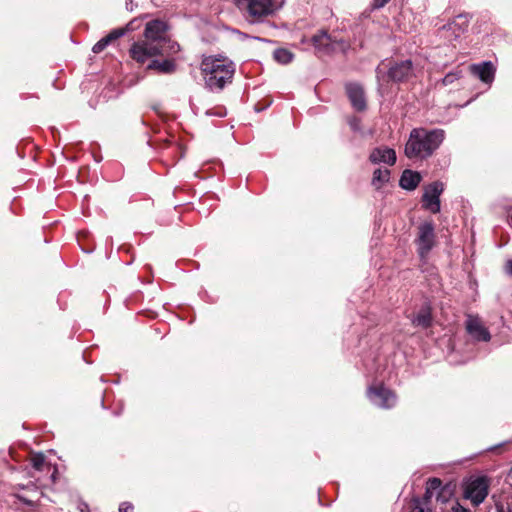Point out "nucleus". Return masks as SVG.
I'll return each instance as SVG.
<instances>
[{"mask_svg": "<svg viewBox=\"0 0 512 512\" xmlns=\"http://www.w3.org/2000/svg\"><path fill=\"white\" fill-rule=\"evenodd\" d=\"M144 40L134 43L130 49L131 57L139 63H144L154 56L170 57L178 53L180 47L167 36V25L160 20L146 24Z\"/></svg>", "mask_w": 512, "mask_h": 512, "instance_id": "obj_1", "label": "nucleus"}, {"mask_svg": "<svg viewBox=\"0 0 512 512\" xmlns=\"http://www.w3.org/2000/svg\"><path fill=\"white\" fill-rule=\"evenodd\" d=\"M444 138L445 132L442 129L414 128L405 145V155L408 158H428L439 148Z\"/></svg>", "mask_w": 512, "mask_h": 512, "instance_id": "obj_2", "label": "nucleus"}, {"mask_svg": "<svg viewBox=\"0 0 512 512\" xmlns=\"http://www.w3.org/2000/svg\"><path fill=\"white\" fill-rule=\"evenodd\" d=\"M201 70L207 86L211 89H222L231 82L235 66L227 57L208 56L201 63Z\"/></svg>", "mask_w": 512, "mask_h": 512, "instance_id": "obj_3", "label": "nucleus"}, {"mask_svg": "<svg viewBox=\"0 0 512 512\" xmlns=\"http://www.w3.org/2000/svg\"><path fill=\"white\" fill-rule=\"evenodd\" d=\"M241 10H246L253 18L268 16L279 9L282 3L278 0H235Z\"/></svg>", "mask_w": 512, "mask_h": 512, "instance_id": "obj_4", "label": "nucleus"}, {"mask_svg": "<svg viewBox=\"0 0 512 512\" xmlns=\"http://www.w3.org/2000/svg\"><path fill=\"white\" fill-rule=\"evenodd\" d=\"M489 484L486 478L479 477L471 480L465 488V498L474 506L481 504L488 495Z\"/></svg>", "mask_w": 512, "mask_h": 512, "instance_id": "obj_5", "label": "nucleus"}, {"mask_svg": "<svg viewBox=\"0 0 512 512\" xmlns=\"http://www.w3.org/2000/svg\"><path fill=\"white\" fill-rule=\"evenodd\" d=\"M440 484L441 480L438 478L429 479L423 499H414L410 505V512H431L433 508V493L439 488Z\"/></svg>", "mask_w": 512, "mask_h": 512, "instance_id": "obj_6", "label": "nucleus"}, {"mask_svg": "<svg viewBox=\"0 0 512 512\" xmlns=\"http://www.w3.org/2000/svg\"><path fill=\"white\" fill-rule=\"evenodd\" d=\"M418 229V251L421 257H425L435 244L434 227L432 223L425 222L421 224Z\"/></svg>", "mask_w": 512, "mask_h": 512, "instance_id": "obj_7", "label": "nucleus"}, {"mask_svg": "<svg viewBox=\"0 0 512 512\" xmlns=\"http://www.w3.org/2000/svg\"><path fill=\"white\" fill-rule=\"evenodd\" d=\"M443 191V184L441 182H434L425 188L423 194V206L432 213L440 211L439 196Z\"/></svg>", "mask_w": 512, "mask_h": 512, "instance_id": "obj_8", "label": "nucleus"}, {"mask_svg": "<svg viewBox=\"0 0 512 512\" xmlns=\"http://www.w3.org/2000/svg\"><path fill=\"white\" fill-rule=\"evenodd\" d=\"M368 397L373 404L381 408H390L396 402L394 393L383 386L370 387L368 389Z\"/></svg>", "mask_w": 512, "mask_h": 512, "instance_id": "obj_9", "label": "nucleus"}, {"mask_svg": "<svg viewBox=\"0 0 512 512\" xmlns=\"http://www.w3.org/2000/svg\"><path fill=\"white\" fill-rule=\"evenodd\" d=\"M466 329L468 333L478 341L490 340L489 331L483 326L481 320L476 316H468L466 320Z\"/></svg>", "mask_w": 512, "mask_h": 512, "instance_id": "obj_10", "label": "nucleus"}, {"mask_svg": "<svg viewBox=\"0 0 512 512\" xmlns=\"http://www.w3.org/2000/svg\"><path fill=\"white\" fill-rule=\"evenodd\" d=\"M369 161L372 164L383 163L392 166L396 162V153L388 147H377L371 151Z\"/></svg>", "mask_w": 512, "mask_h": 512, "instance_id": "obj_11", "label": "nucleus"}, {"mask_svg": "<svg viewBox=\"0 0 512 512\" xmlns=\"http://www.w3.org/2000/svg\"><path fill=\"white\" fill-rule=\"evenodd\" d=\"M346 92L352 106L356 110L362 111L366 108L365 94L361 85L349 83L346 85Z\"/></svg>", "mask_w": 512, "mask_h": 512, "instance_id": "obj_12", "label": "nucleus"}, {"mask_svg": "<svg viewBox=\"0 0 512 512\" xmlns=\"http://www.w3.org/2000/svg\"><path fill=\"white\" fill-rule=\"evenodd\" d=\"M412 63L409 60L396 63L389 69V76L394 81L407 80L412 75Z\"/></svg>", "mask_w": 512, "mask_h": 512, "instance_id": "obj_13", "label": "nucleus"}, {"mask_svg": "<svg viewBox=\"0 0 512 512\" xmlns=\"http://www.w3.org/2000/svg\"><path fill=\"white\" fill-rule=\"evenodd\" d=\"M470 70L485 83H491L494 79L495 68L491 62L471 65Z\"/></svg>", "mask_w": 512, "mask_h": 512, "instance_id": "obj_14", "label": "nucleus"}, {"mask_svg": "<svg viewBox=\"0 0 512 512\" xmlns=\"http://www.w3.org/2000/svg\"><path fill=\"white\" fill-rule=\"evenodd\" d=\"M313 45L316 49L319 51H333L336 49V46L338 45L337 42L332 41L330 35H328L325 31H321L317 34H315L312 37Z\"/></svg>", "mask_w": 512, "mask_h": 512, "instance_id": "obj_15", "label": "nucleus"}, {"mask_svg": "<svg viewBox=\"0 0 512 512\" xmlns=\"http://www.w3.org/2000/svg\"><path fill=\"white\" fill-rule=\"evenodd\" d=\"M421 180L420 174L411 170H405L400 178V186L406 190L415 189Z\"/></svg>", "mask_w": 512, "mask_h": 512, "instance_id": "obj_16", "label": "nucleus"}, {"mask_svg": "<svg viewBox=\"0 0 512 512\" xmlns=\"http://www.w3.org/2000/svg\"><path fill=\"white\" fill-rule=\"evenodd\" d=\"M125 31L123 29H116L112 32H110L107 36L100 39L92 48L94 53H100L102 52L109 43L112 41L118 39L122 35H124Z\"/></svg>", "mask_w": 512, "mask_h": 512, "instance_id": "obj_17", "label": "nucleus"}, {"mask_svg": "<svg viewBox=\"0 0 512 512\" xmlns=\"http://www.w3.org/2000/svg\"><path fill=\"white\" fill-rule=\"evenodd\" d=\"M390 180V170L388 168H378L373 172L372 186L375 189L382 188Z\"/></svg>", "mask_w": 512, "mask_h": 512, "instance_id": "obj_18", "label": "nucleus"}, {"mask_svg": "<svg viewBox=\"0 0 512 512\" xmlns=\"http://www.w3.org/2000/svg\"><path fill=\"white\" fill-rule=\"evenodd\" d=\"M453 494V491L452 489L449 487V486H445V487H441V485L439 486V488L437 490L434 491L433 493V498L435 497V503L436 505L434 506L433 505V508H437V505H441L440 509L441 511H443V507L442 505L446 504L451 496Z\"/></svg>", "mask_w": 512, "mask_h": 512, "instance_id": "obj_19", "label": "nucleus"}, {"mask_svg": "<svg viewBox=\"0 0 512 512\" xmlns=\"http://www.w3.org/2000/svg\"><path fill=\"white\" fill-rule=\"evenodd\" d=\"M176 65L173 59H165L163 61L154 60L148 65V69H154L160 73H172L175 71Z\"/></svg>", "mask_w": 512, "mask_h": 512, "instance_id": "obj_20", "label": "nucleus"}, {"mask_svg": "<svg viewBox=\"0 0 512 512\" xmlns=\"http://www.w3.org/2000/svg\"><path fill=\"white\" fill-rule=\"evenodd\" d=\"M431 312L429 308H423L420 310L418 315L413 320V324L416 326H421L423 328L429 327L431 324Z\"/></svg>", "mask_w": 512, "mask_h": 512, "instance_id": "obj_21", "label": "nucleus"}, {"mask_svg": "<svg viewBox=\"0 0 512 512\" xmlns=\"http://www.w3.org/2000/svg\"><path fill=\"white\" fill-rule=\"evenodd\" d=\"M273 56L274 59L281 64H287L293 59V54L286 49L275 50Z\"/></svg>", "mask_w": 512, "mask_h": 512, "instance_id": "obj_22", "label": "nucleus"}, {"mask_svg": "<svg viewBox=\"0 0 512 512\" xmlns=\"http://www.w3.org/2000/svg\"><path fill=\"white\" fill-rule=\"evenodd\" d=\"M468 26V19L465 15H458L449 25V29H453L455 27L458 28L459 31H464Z\"/></svg>", "mask_w": 512, "mask_h": 512, "instance_id": "obj_23", "label": "nucleus"}, {"mask_svg": "<svg viewBox=\"0 0 512 512\" xmlns=\"http://www.w3.org/2000/svg\"><path fill=\"white\" fill-rule=\"evenodd\" d=\"M31 463L34 469L41 471L45 466V457L42 453L33 454Z\"/></svg>", "mask_w": 512, "mask_h": 512, "instance_id": "obj_24", "label": "nucleus"}, {"mask_svg": "<svg viewBox=\"0 0 512 512\" xmlns=\"http://www.w3.org/2000/svg\"><path fill=\"white\" fill-rule=\"evenodd\" d=\"M461 77V74L459 71L450 72L448 73L443 79L442 84L444 86L451 85L455 81H457Z\"/></svg>", "mask_w": 512, "mask_h": 512, "instance_id": "obj_25", "label": "nucleus"}, {"mask_svg": "<svg viewBox=\"0 0 512 512\" xmlns=\"http://www.w3.org/2000/svg\"><path fill=\"white\" fill-rule=\"evenodd\" d=\"M133 510V506L129 503H122L119 507L118 512H131Z\"/></svg>", "mask_w": 512, "mask_h": 512, "instance_id": "obj_26", "label": "nucleus"}, {"mask_svg": "<svg viewBox=\"0 0 512 512\" xmlns=\"http://www.w3.org/2000/svg\"><path fill=\"white\" fill-rule=\"evenodd\" d=\"M497 512H510V508L502 503H496Z\"/></svg>", "mask_w": 512, "mask_h": 512, "instance_id": "obj_27", "label": "nucleus"}, {"mask_svg": "<svg viewBox=\"0 0 512 512\" xmlns=\"http://www.w3.org/2000/svg\"><path fill=\"white\" fill-rule=\"evenodd\" d=\"M16 496L20 501L24 502L25 504L30 505V506L33 505V501L31 499H29L21 494H17Z\"/></svg>", "mask_w": 512, "mask_h": 512, "instance_id": "obj_28", "label": "nucleus"}, {"mask_svg": "<svg viewBox=\"0 0 512 512\" xmlns=\"http://www.w3.org/2000/svg\"><path fill=\"white\" fill-rule=\"evenodd\" d=\"M505 271L509 275H512V259L508 260L505 264Z\"/></svg>", "mask_w": 512, "mask_h": 512, "instance_id": "obj_29", "label": "nucleus"}, {"mask_svg": "<svg viewBox=\"0 0 512 512\" xmlns=\"http://www.w3.org/2000/svg\"><path fill=\"white\" fill-rule=\"evenodd\" d=\"M453 512H470L468 509L461 507L460 505H457L453 507Z\"/></svg>", "mask_w": 512, "mask_h": 512, "instance_id": "obj_30", "label": "nucleus"}, {"mask_svg": "<svg viewBox=\"0 0 512 512\" xmlns=\"http://www.w3.org/2000/svg\"><path fill=\"white\" fill-rule=\"evenodd\" d=\"M389 0H375V3H376V6L377 7H382L384 6Z\"/></svg>", "mask_w": 512, "mask_h": 512, "instance_id": "obj_31", "label": "nucleus"}, {"mask_svg": "<svg viewBox=\"0 0 512 512\" xmlns=\"http://www.w3.org/2000/svg\"><path fill=\"white\" fill-rule=\"evenodd\" d=\"M56 473H57V470L55 469L54 472L51 475V479H52L53 482L55 481Z\"/></svg>", "mask_w": 512, "mask_h": 512, "instance_id": "obj_32", "label": "nucleus"}, {"mask_svg": "<svg viewBox=\"0 0 512 512\" xmlns=\"http://www.w3.org/2000/svg\"><path fill=\"white\" fill-rule=\"evenodd\" d=\"M508 477L512 480V468L509 471Z\"/></svg>", "mask_w": 512, "mask_h": 512, "instance_id": "obj_33", "label": "nucleus"}, {"mask_svg": "<svg viewBox=\"0 0 512 512\" xmlns=\"http://www.w3.org/2000/svg\"><path fill=\"white\" fill-rule=\"evenodd\" d=\"M356 122L351 123V126L356 127Z\"/></svg>", "mask_w": 512, "mask_h": 512, "instance_id": "obj_34", "label": "nucleus"}, {"mask_svg": "<svg viewBox=\"0 0 512 512\" xmlns=\"http://www.w3.org/2000/svg\"><path fill=\"white\" fill-rule=\"evenodd\" d=\"M356 122L351 123V126L356 127Z\"/></svg>", "mask_w": 512, "mask_h": 512, "instance_id": "obj_35", "label": "nucleus"}]
</instances>
